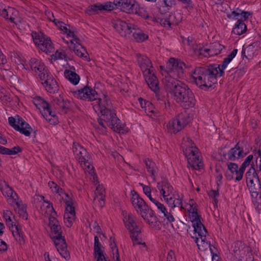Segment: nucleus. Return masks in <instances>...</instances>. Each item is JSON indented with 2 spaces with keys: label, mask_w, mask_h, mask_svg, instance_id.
<instances>
[{
  "label": "nucleus",
  "mask_w": 261,
  "mask_h": 261,
  "mask_svg": "<svg viewBox=\"0 0 261 261\" xmlns=\"http://www.w3.org/2000/svg\"><path fill=\"white\" fill-rule=\"evenodd\" d=\"M68 36L72 37L74 39V41L77 43L79 42H80V40L79 38H78L74 34V32L70 30H69L68 33L66 34Z\"/></svg>",
  "instance_id": "obj_63"
},
{
  "label": "nucleus",
  "mask_w": 261,
  "mask_h": 261,
  "mask_svg": "<svg viewBox=\"0 0 261 261\" xmlns=\"http://www.w3.org/2000/svg\"><path fill=\"white\" fill-rule=\"evenodd\" d=\"M64 76L74 85H76L79 83L80 77L74 71L66 69L64 71Z\"/></svg>",
  "instance_id": "obj_31"
},
{
  "label": "nucleus",
  "mask_w": 261,
  "mask_h": 261,
  "mask_svg": "<svg viewBox=\"0 0 261 261\" xmlns=\"http://www.w3.org/2000/svg\"><path fill=\"white\" fill-rule=\"evenodd\" d=\"M255 49L253 44L248 45L245 48H243L242 51V56L247 59L252 58L255 53Z\"/></svg>",
  "instance_id": "obj_34"
},
{
  "label": "nucleus",
  "mask_w": 261,
  "mask_h": 261,
  "mask_svg": "<svg viewBox=\"0 0 261 261\" xmlns=\"http://www.w3.org/2000/svg\"><path fill=\"white\" fill-rule=\"evenodd\" d=\"M53 103L56 109L61 110L65 113L70 108V101L64 100L61 95L55 97L53 99Z\"/></svg>",
  "instance_id": "obj_24"
},
{
  "label": "nucleus",
  "mask_w": 261,
  "mask_h": 261,
  "mask_svg": "<svg viewBox=\"0 0 261 261\" xmlns=\"http://www.w3.org/2000/svg\"><path fill=\"white\" fill-rule=\"evenodd\" d=\"M211 253L212 254V261H219V256L217 255L218 251L215 248H210Z\"/></svg>",
  "instance_id": "obj_59"
},
{
  "label": "nucleus",
  "mask_w": 261,
  "mask_h": 261,
  "mask_svg": "<svg viewBox=\"0 0 261 261\" xmlns=\"http://www.w3.org/2000/svg\"><path fill=\"white\" fill-rule=\"evenodd\" d=\"M22 151V149L19 146H16L10 149L9 154L10 155H15L19 152H21Z\"/></svg>",
  "instance_id": "obj_58"
},
{
  "label": "nucleus",
  "mask_w": 261,
  "mask_h": 261,
  "mask_svg": "<svg viewBox=\"0 0 261 261\" xmlns=\"http://www.w3.org/2000/svg\"><path fill=\"white\" fill-rule=\"evenodd\" d=\"M241 10L237 9V11H233L230 13L227 14V17L229 19H238V17L240 15Z\"/></svg>",
  "instance_id": "obj_53"
},
{
  "label": "nucleus",
  "mask_w": 261,
  "mask_h": 261,
  "mask_svg": "<svg viewBox=\"0 0 261 261\" xmlns=\"http://www.w3.org/2000/svg\"><path fill=\"white\" fill-rule=\"evenodd\" d=\"M246 180L247 184L255 182V178H258L254 168L250 169L246 173Z\"/></svg>",
  "instance_id": "obj_38"
},
{
  "label": "nucleus",
  "mask_w": 261,
  "mask_h": 261,
  "mask_svg": "<svg viewBox=\"0 0 261 261\" xmlns=\"http://www.w3.org/2000/svg\"><path fill=\"white\" fill-rule=\"evenodd\" d=\"M138 62L144 76L151 73L152 71L150 68L152 67V63L147 57L141 55L138 56Z\"/></svg>",
  "instance_id": "obj_21"
},
{
  "label": "nucleus",
  "mask_w": 261,
  "mask_h": 261,
  "mask_svg": "<svg viewBox=\"0 0 261 261\" xmlns=\"http://www.w3.org/2000/svg\"><path fill=\"white\" fill-rule=\"evenodd\" d=\"M186 208L188 213V221L192 223V227L189 225L187 231L196 242V209L193 208L192 204L187 205Z\"/></svg>",
  "instance_id": "obj_18"
},
{
  "label": "nucleus",
  "mask_w": 261,
  "mask_h": 261,
  "mask_svg": "<svg viewBox=\"0 0 261 261\" xmlns=\"http://www.w3.org/2000/svg\"><path fill=\"white\" fill-rule=\"evenodd\" d=\"M167 83L164 84L167 88L171 89L174 95V99L177 103L183 101L186 94H188L190 89L183 83L170 77H166Z\"/></svg>",
  "instance_id": "obj_7"
},
{
  "label": "nucleus",
  "mask_w": 261,
  "mask_h": 261,
  "mask_svg": "<svg viewBox=\"0 0 261 261\" xmlns=\"http://www.w3.org/2000/svg\"><path fill=\"white\" fill-rule=\"evenodd\" d=\"M167 261H176L174 252L171 250L168 253Z\"/></svg>",
  "instance_id": "obj_61"
},
{
  "label": "nucleus",
  "mask_w": 261,
  "mask_h": 261,
  "mask_svg": "<svg viewBox=\"0 0 261 261\" xmlns=\"http://www.w3.org/2000/svg\"><path fill=\"white\" fill-rule=\"evenodd\" d=\"M55 215V214L54 215H51L49 218L48 225L49 227L59 224L58 220L56 218Z\"/></svg>",
  "instance_id": "obj_57"
},
{
  "label": "nucleus",
  "mask_w": 261,
  "mask_h": 261,
  "mask_svg": "<svg viewBox=\"0 0 261 261\" xmlns=\"http://www.w3.org/2000/svg\"><path fill=\"white\" fill-rule=\"evenodd\" d=\"M247 166L242 164L241 167L238 170L237 172V176H236V180L240 181L242 179L243 173Z\"/></svg>",
  "instance_id": "obj_49"
},
{
  "label": "nucleus",
  "mask_w": 261,
  "mask_h": 261,
  "mask_svg": "<svg viewBox=\"0 0 261 261\" xmlns=\"http://www.w3.org/2000/svg\"><path fill=\"white\" fill-rule=\"evenodd\" d=\"M8 121L10 125L14 129L27 137L30 136L33 131L30 124L18 115H17L16 118L9 117Z\"/></svg>",
  "instance_id": "obj_12"
},
{
  "label": "nucleus",
  "mask_w": 261,
  "mask_h": 261,
  "mask_svg": "<svg viewBox=\"0 0 261 261\" xmlns=\"http://www.w3.org/2000/svg\"><path fill=\"white\" fill-rule=\"evenodd\" d=\"M178 198L175 197V200L173 204H175V207H180L181 210L184 209L187 212V210L186 208V205L188 204H192V206L193 208L196 209V205L194 203V199H190L189 203H186L184 206L182 205V200L179 198V196L177 195Z\"/></svg>",
  "instance_id": "obj_35"
},
{
  "label": "nucleus",
  "mask_w": 261,
  "mask_h": 261,
  "mask_svg": "<svg viewBox=\"0 0 261 261\" xmlns=\"http://www.w3.org/2000/svg\"><path fill=\"white\" fill-rule=\"evenodd\" d=\"M142 186L143 192L149 198H152L151 195V189L149 186L144 185L143 184H140Z\"/></svg>",
  "instance_id": "obj_56"
},
{
  "label": "nucleus",
  "mask_w": 261,
  "mask_h": 261,
  "mask_svg": "<svg viewBox=\"0 0 261 261\" xmlns=\"http://www.w3.org/2000/svg\"><path fill=\"white\" fill-rule=\"evenodd\" d=\"M51 229L50 238L53 241L58 251L65 259L70 258V254L67 250V245L64 236L62 227L59 224L50 227Z\"/></svg>",
  "instance_id": "obj_4"
},
{
  "label": "nucleus",
  "mask_w": 261,
  "mask_h": 261,
  "mask_svg": "<svg viewBox=\"0 0 261 261\" xmlns=\"http://www.w3.org/2000/svg\"><path fill=\"white\" fill-rule=\"evenodd\" d=\"M219 187H217V190H211L209 193V195L213 198L215 203L216 204L218 202L217 197L219 195Z\"/></svg>",
  "instance_id": "obj_51"
},
{
  "label": "nucleus",
  "mask_w": 261,
  "mask_h": 261,
  "mask_svg": "<svg viewBox=\"0 0 261 261\" xmlns=\"http://www.w3.org/2000/svg\"><path fill=\"white\" fill-rule=\"evenodd\" d=\"M69 47L70 49L73 50L78 57L88 59V53L86 48L81 44L80 42L74 43L73 41L71 40Z\"/></svg>",
  "instance_id": "obj_22"
},
{
  "label": "nucleus",
  "mask_w": 261,
  "mask_h": 261,
  "mask_svg": "<svg viewBox=\"0 0 261 261\" xmlns=\"http://www.w3.org/2000/svg\"><path fill=\"white\" fill-rule=\"evenodd\" d=\"M113 241L114 243V245H113L112 243L110 244V246L113 252V258H114L115 256L116 261H120L118 249L117 248L116 243H115L114 242V240Z\"/></svg>",
  "instance_id": "obj_48"
},
{
  "label": "nucleus",
  "mask_w": 261,
  "mask_h": 261,
  "mask_svg": "<svg viewBox=\"0 0 261 261\" xmlns=\"http://www.w3.org/2000/svg\"><path fill=\"white\" fill-rule=\"evenodd\" d=\"M101 248L102 247L94 248V255L95 257L97 258V261L102 260V258L105 259L103 251L101 249Z\"/></svg>",
  "instance_id": "obj_44"
},
{
  "label": "nucleus",
  "mask_w": 261,
  "mask_h": 261,
  "mask_svg": "<svg viewBox=\"0 0 261 261\" xmlns=\"http://www.w3.org/2000/svg\"><path fill=\"white\" fill-rule=\"evenodd\" d=\"M252 198V202L254 206L259 209L261 208V185L259 178H255V182L247 184Z\"/></svg>",
  "instance_id": "obj_16"
},
{
  "label": "nucleus",
  "mask_w": 261,
  "mask_h": 261,
  "mask_svg": "<svg viewBox=\"0 0 261 261\" xmlns=\"http://www.w3.org/2000/svg\"><path fill=\"white\" fill-rule=\"evenodd\" d=\"M16 204L18 208V213L19 215V216L22 217L23 219L27 220L28 219V215L27 212L26 206L22 204H20L18 202L16 203Z\"/></svg>",
  "instance_id": "obj_40"
},
{
  "label": "nucleus",
  "mask_w": 261,
  "mask_h": 261,
  "mask_svg": "<svg viewBox=\"0 0 261 261\" xmlns=\"http://www.w3.org/2000/svg\"><path fill=\"white\" fill-rule=\"evenodd\" d=\"M1 190L3 194L5 196H7L8 197H11L13 199H14L15 196H17L16 193L7 182H5V188L1 189Z\"/></svg>",
  "instance_id": "obj_36"
},
{
  "label": "nucleus",
  "mask_w": 261,
  "mask_h": 261,
  "mask_svg": "<svg viewBox=\"0 0 261 261\" xmlns=\"http://www.w3.org/2000/svg\"><path fill=\"white\" fill-rule=\"evenodd\" d=\"M16 10L11 7H8L7 9L4 8L0 15L5 18L6 19H8L9 14H13L14 13H16Z\"/></svg>",
  "instance_id": "obj_43"
},
{
  "label": "nucleus",
  "mask_w": 261,
  "mask_h": 261,
  "mask_svg": "<svg viewBox=\"0 0 261 261\" xmlns=\"http://www.w3.org/2000/svg\"><path fill=\"white\" fill-rule=\"evenodd\" d=\"M185 67L186 64L180 59L170 58L166 64V69L164 70L165 77L163 79V83H167L166 79L168 77L175 80L182 78Z\"/></svg>",
  "instance_id": "obj_5"
},
{
  "label": "nucleus",
  "mask_w": 261,
  "mask_h": 261,
  "mask_svg": "<svg viewBox=\"0 0 261 261\" xmlns=\"http://www.w3.org/2000/svg\"><path fill=\"white\" fill-rule=\"evenodd\" d=\"M243 244L240 241H236L234 242L232 245V247L233 248V252L236 254H238L240 252L241 249L243 248Z\"/></svg>",
  "instance_id": "obj_50"
},
{
  "label": "nucleus",
  "mask_w": 261,
  "mask_h": 261,
  "mask_svg": "<svg viewBox=\"0 0 261 261\" xmlns=\"http://www.w3.org/2000/svg\"><path fill=\"white\" fill-rule=\"evenodd\" d=\"M113 27L121 36L128 39H132L133 31L136 25L132 23H127L123 21L118 20L114 23Z\"/></svg>",
  "instance_id": "obj_17"
},
{
  "label": "nucleus",
  "mask_w": 261,
  "mask_h": 261,
  "mask_svg": "<svg viewBox=\"0 0 261 261\" xmlns=\"http://www.w3.org/2000/svg\"><path fill=\"white\" fill-rule=\"evenodd\" d=\"M184 100L179 102L184 109H188L193 107L195 104V98L194 94L190 89L188 91V94L183 97Z\"/></svg>",
  "instance_id": "obj_26"
},
{
  "label": "nucleus",
  "mask_w": 261,
  "mask_h": 261,
  "mask_svg": "<svg viewBox=\"0 0 261 261\" xmlns=\"http://www.w3.org/2000/svg\"><path fill=\"white\" fill-rule=\"evenodd\" d=\"M15 230H12L11 231L15 239L20 242L23 241V236L20 228L17 225L15 226Z\"/></svg>",
  "instance_id": "obj_42"
},
{
  "label": "nucleus",
  "mask_w": 261,
  "mask_h": 261,
  "mask_svg": "<svg viewBox=\"0 0 261 261\" xmlns=\"http://www.w3.org/2000/svg\"><path fill=\"white\" fill-rule=\"evenodd\" d=\"M48 186L53 191L58 193L60 196H61V193H63L62 189L54 181H49L48 182Z\"/></svg>",
  "instance_id": "obj_47"
},
{
  "label": "nucleus",
  "mask_w": 261,
  "mask_h": 261,
  "mask_svg": "<svg viewBox=\"0 0 261 261\" xmlns=\"http://www.w3.org/2000/svg\"><path fill=\"white\" fill-rule=\"evenodd\" d=\"M148 38V36L136 25L134 31H133L131 39L133 38L138 42H142L147 40Z\"/></svg>",
  "instance_id": "obj_29"
},
{
  "label": "nucleus",
  "mask_w": 261,
  "mask_h": 261,
  "mask_svg": "<svg viewBox=\"0 0 261 261\" xmlns=\"http://www.w3.org/2000/svg\"><path fill=\"white\" fill-rule=\"evenodd\" d=\"M32 37L36 45L43 51L46 54L53 53L54 48L53 43L49 38L45 37V35L40 33L39 34L33 33Z\"/></svg>",
  "instance_id": "obj_13"
},
{
  "label": "nucleus",
  "mask_w": 261,
  "mask_h": 261,
  "mask_svg": "<svg viewBox=\"0 0 261 261\" xmlns=\"http://www.w3.org/2000/svg\"><path fill=\"white\" fill-rule=\"evenodd\" d=\"M247 30V27L243 21L239 19L235 24L234 28L232 29V32L237 35H241L244 33Z\"/></svg>",
  "instance_id": "obj_33"
},
{
  "label": "nucleus",
  "mask_w": 261,
  "mask_h": 261,
  "mask_svg": "<svg viewBox=\"0 0 261 261\" xmlns=\"http://www.w3.org/2000/svg\"><path fill=\"white\" fill-rule=\"evenodd\" d=\"M165 189L166 190V192L167 193L168 196H170V194H172L173 192V188L168 181H167L166 183Z\"/></svg>",
  "instance_id": "obj_62"
},
{
  "label": "nucleus",
  "mask_w": 261,
  "mask_h": 261,
  "mask_svg": "<svg viewBox=\"0 0 261 261\" xmlns=\"http://www.w3.org/2000/svg\"><path fill=\"white\" fill-rule=\"evenodd\" d=\"M175 196L173 195V196H169L165 198V200L167 202V203L168 204L169 206L170 207L172 208H173L175 207V204H174V200H175Z\"/></svg>",
  "instance_id": "obj_54"
},
{
  "label": "nucleus",
  "mask_w": 261,
  "mask_h": 261,
  "mask_svg": "<svg viewBox=\"0 0 261 261\" xmlns=\"http://www.w3.org/2000/svg\"><path fill=\"white\" fill-rule=\"evenodd\" d=\"M158 208L163 214L167 221L171 223L175 221V219L171 214V210L168 211L166 207L161 203H158L156 205Z\"/></svg>",
  "instance_id": "obj_32"
},
{
  "label": "nucleus",
  "mask_w": 261,
  "mask_h": 261,
  "mask_svg": "<svg viewBox=\"0 0 261 261\" xmlns=\"http://www.w3.org/2000/svg\"><path fill=\"white\" fill-rule=\"evenodd\" d=\"M203 219L197 212V233L199 238H197V246L200 250H205L210 247V249L215 248V246H210V244L206 240L207 230L203 224Z\"/></svg>",
  "instance_id": "obj_11"
},
{
  "label": "nucleus",
  "mask_w": 261,
  "mask_h": 261,
  "mask_svg": "<svg viewBox=\"0 0 261 261\" xmlns=\"http://www.w3.org/2000/svg\"><path fill=\"white\" fill-rule=\"evenodd\" d=\"M224 48V46L220 43H214L212 45L210 49L199 47L198 51V56L199 58H202L203 57L207 58L210 56L217 55L220 54Z\"/></svg>",
  "instance_id": "obj_19"
},
{
  "label": "nucleus",
  "mask_w": 261,
  "mask_h": 261,
  "mask_svg": "<svg viewBox=\"0 0 261 261\" xmlns=\"http://www.w3.org/2000/svg\"><path fill=\"white\" fill-rule=\"evenodd\" d=\"M65 203L66 207L64 215V222L67 227H70L76 218L75 208L71 201L66 200Z\"/></svg>",
  "instance_id": "obj_20"
},
{
  "label": "nucleus",
  "mask_w": 261,
  "mask_h": 261,
  "mask_svg": "<svg viewBox=\"0 0 261 261\" xmlns=\"http://www.w3.org/2000/svg\"><path fill=\"white\" fill-rule=\"evenodd\" d=\"M189 140V138H188ZM189 147L184 148V144L182 146L184 154L187 159V167L190 170V173L194 178V174L196 173V153L193 145L194 142L192 140H188Z\"/></svg>",
  "instance_id": "obj_14"
},
{
  "label": "nucleus",
  "mask_w": 261,
  "mask_h": 261,
  "mask_svg": "<svg viewBox=\"0 0 261 261\" xmlns=\"http://www.w3.org/2000/svg\"><path fill=\"white\" fill-rule=\"evenodd\" d=\"M176 18L175 14L170 15L168 17L162 18L161 19L160 23L165 28H171V25H177L180 22V20H174V18Z\"/></svg>",
  "instance_id": "obj_30"
},
{
  "label": "nucleus",
  "mask_w": 261,
  "mask_h": 261,
  "mask_svg": "<svg viewBox=\"0 0 261 261\" xmlns=\"http://www.w3.org/2000/svg\"><path fill=\"white\" fill-rule=\"evenodd\" d=\"M144 162L146 165V168L149 172L151 173V176L155 177L156 165L155 164L150 160L149 159H145Z\"/></svg>",
  "instance_id": "obj_37"
},
{
  "label": "nucleus",
  "mask_w": 261,
  "mask_h": 261,
  "mask_svg": "<svg viewBox=\"0 0 261 261\" xmlns=\"http://www.w3.org/2000/svg\"><path fill=\"white\" fill-rule=\"evenodd\" d=\"M33 102L47 121L53 125L57 124L58 117L55 112L51 110L50 105L46 101L41 97L37 96L33 98Z\"/></svg>",
  "instance_id": "obj_8"
},
{
  "label": "nucleus",
  "mask_w": 261,
  "mask_h": 261,
  "mask_svg": "<svg viewBox=\"0 0 261 261\" xmlns=\"http://www.w3.org/2000/svg\"><path fill=\"white\" fill-rule=\"evenodd\" d=\"M246 154L244 152L243 148L240 146L239 143H237L234 147L231 148L228 152V159L234 161L236 159L244 157Z\"/></svg>",
  "instance_id": "obj_23"
},
{
  "label": "nucleus",
  "mask_w": 261,
  "mask_h": 261,
  "mask_svg": "<svg viewBox=\"0 0 261 261\" xmlns=\"http://www.w3.org/2000/svg\"><path fill=\"white\" fill-rule=\"evenodd\" d=\"M228 169L231 171L232 173H235L236 175L237 176V172L238 170V166L236 163H229L227 164Z\"/></svg>",
  "instance_id": "obj_55"
},
{
  "label": "nucleus",
  "mask_w": 261,
  "mask_h": 261,
  "mask_svg": "<svg viewBox=\"0 0 261 261\" xmlns=\"http://www.w3.org/2000/svg\"><path fill=\"white\" fill-rule=\"evenodd\" d=\"M117 8L128 14H137L144 16L145 10L140 7L136 0H115Z\"/></svg>",
  "instance_id": "obj_9"
},
{
  "label": "nucleus",
  "mask_w": 261,
  "mask_h": 261,
  "mask_svg": "<svg viewBox=\"0 0 261 261\" xmlns=\"http://www.w3.org/2000/svg\"><path fill=\"white\" fill-rule=\"evenodd\" d=\"M198 149L197 148V171L202 173L204 171V164L203 162L202 155L198 153Z\"/></svg>",
  "instance_id": "obj_39"
},
{
  "label": "nucleus",
  "mask_w": 261,
  "mask_h": 261,
  "mask_svg": "<svg viewBox=\"0 0 261 261\" xmlns=\"http://www.w3.org/2000/svg\"><path fill=\"white\" fill-rule=\"evenodd\" d=\"M231 61V60L228 59L227 57L224 58V61L221 65H217V70L219 69V76H223L224 74V70L226 68L227 65Z\"/></svg>",
  "instance_id": "obj_41"
},
{
  "label": "nucleus",
  "mask_w": 261,
  "mask_h": 261,
  "mask_svg": "<svg viewBox=\"0 0 261 261\" xmlns=\"http://www.w3.org/2000/svg\"><path fill=\"white\" fill-rule=\"evenodd\" d=\"M29 65L31 69L35 72H39L38 76L41 81H44L42 84L47 92L55 93L58 91V85L57 81L50 75L49 70L42 62L36 58H31Z\"/></svg>",
  "instance_id": "obj_2"
},
{
  "label": "nucleus",
  "mask_w": 261,
  "mask_h": 261,
  "mask_svg": "<svg viewBox=\"0 0 261 261\" xmlns=\"http://www.w3.org/2000/svg\"><path fill=\"white\" fill-rule=\"evenodd\" d=\"M217 67V64H214L208 67H200L197 70L198 73L197 80L200 82L199 87L201 89L206 90L217 83V75H219Z\"/></svg>",
  "instance_id": "obj_3"
},
{
  "label": "nucleus",
  "mask_w": 261,
  "mask_h": 261,
  "mask_svg": "<svg viewBox=\"0 0 261 261\" xmlns=\"http://www.w3.org/2000/svg\"><path fill=\"white\" fill-rule=\"evenodd\" d=\"M101 4H95L88 7L87 11L90 14H92L94 13H97L99 11H101Z\"/></svg>",
  "instance_id": "obj_46"
},
{
  "label": "nucleus",
  "mask_w": 261,
  "mask_h": 261,
  "mask_svg": "<svg viewBox=\"0 0 261 261\" xmlns=\"http://www.w3.org/2000/svg\"><path fill=\"white\" fill-rule=\"evenodd\" d=\"M117 8V5L116 3L115 2V0H114L113 3L112 2H107L105 4V5H102L101 6V11H111Z\"/></svg>",
  "instance_id": "obj_45"
},
{
  "label": "nucleus",
  "mask_w": 261,
  "mask_h": 261,
  "mask_svg": "<svg viewBox=\"0 0 261 261\" xmlns=\"http://www.w3.org/2000/svg\"><path fill=\"white\" fill-rule=\"evenodd\" d=\"M125 227L129 230L130 237L133 242V245L142 244L146 246L145 243L141 242V239L138 237L141 230L135 221V217L131 214L125 216L123 219Z\"/></svg>",
  "instance_id": "obj_10"
},
{
  "label": "nucleus",
  "mask_w": 261,
  "mask_h": 261,
  "mask_svg": "<svg viewBox=\"0 0 261 261\" xmlns=\"http://www.w3.org/2000/svg\"><path fill=\"white\" fill-rule=\"evenodd\" d=\"M149 224L151 227L154 228L156 230H159L161 229L162 225L159 220H157L154 222H152L150 224Z\"/></svg>",
  "instance_id": "obj_60"
},
{
  "label": "nucleus",
  "mask_w": 261,
  "mask_h": 261,
  "mask_svg": "<svg viewBox=\"0 0 261 261\" xmlns=\"http://www.w3.org/2000/svg\"><path fill=\"white\" fill-rule=\"evenodd\" d=\"M176 118L182 128L190 123L193 119V116L186 112L179 114Z\"/></svg>",
  "instance_id": "obj_27"
},
{
  "label": "nucleus",
  "mask_w": 261,
  "mask_h": 261,
  "mask_svg": "<svg viewBox=\"0 0 261 261\" xmlns=\"http://www.w3.org/2000/svg\"><path fill=\"white\" fill-rule=\"evenodd\" d=\"M167 180L164 179L160 182H158L157 188L160 191L162 189H165V186L166 185V183L167 182Z\"/></svg>",
  "instance_id": "obj_64"
},
{
  "label": "nucleus",
  "mask_w": 261,
  "mask_h": 261,
  "mask_svg": "<svg viewBox=\"0 0 261 261\" xmlns=\"http://www.w3.org/2000/svg\"><path fill=\"white\" fill-rule=\"evenodd\" d=\"M258 157L259 159V163H257L256 161V170L257 171H261V140L258 142Z\"/></svg>",
  "instance_id": "obj_52"
},
{
  "label": "nucleus",
  "mask_w": 261,
  "mask_h": 261,
  "mask_svg": "<svg viewBox=\"0 0 261 261\" xmlns=\"http://www.w3.org/2000/svg\"><path fill=\"white\" fill-rule=\"evenodd\" d=\"M166 126L168 132L171 134H176L183 129L176 118L170 120Z\"/></svg>",
  "instance_id": "obj_28"
},
{
  "label": "nucleus",
  "mask_w": 261,
  "mask_h": 261,
  "mask_svg": "<svg viewBox=\"0 0 261 261\" xmlns=\"http://www.w3.org/2000/svg\"><path fill=\"white\" fill-rule=\"evenodd\" d=\"M130 195V201L133 206L138 212H140L142 217L146 219V214L149 211L148 206L135 190L131 191Z\"/></svg>",
  "instance_id": "obj_15"
},
{
  "label": "nucleus",
  "mask_w": 261,
  "mask_h": 261,
  "mask_svg": "<svg viewBox=\"0 0 261 261\" xmlns=\"http://www.w3.org/2000/svg\"><path fill=\"white\" fill-rule=\"evenodd\" d=\"M146 82L147 83L148 87L154 93H157L159 91V82L156 76L153 73L147 74L144 76Z\"/></svg>",
  "instance_id": "obj_25"
},
{
  "label": "nucleus",
  "mask_w": 261,
  "mask_h": 261,
  "mask_svg": "<svg viewBox=\"0 0 261 261\" xmlns=\"http://www.w3.org/2000/svg\"><path fill=\"white\" fill-rule=\"evenodd\" d=\"M72 93L75 97L80 99L95 101V103L93 108L96 113L101 114L107 125L114 132L119 133L123 130L124 125L121 123L115 112L111 110V102L107 95H103V99L98 98L96 91L87 86Z\"/></svg>",
  "instance_id": "obj_1"
},
{
  "label": "nucleus",
  "mask_w": 261,
  "mask_h": 261,
  "mask_svg": "<svg viewBox=\"0 0 261 261\" xmlns=\"http://www.w3.org/2000/svg\"><path fill=\"white\" fill-rule=\"evenodd\" d=\"M72 151L75 159L79 161L83 167L91 175L94 173V167L91 164L90 156L86 149L79 143L74 142L72 145Z\"/></svg>",
  "instance_id": "obj_6"
}]
</instances>
